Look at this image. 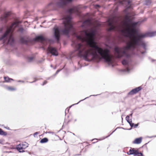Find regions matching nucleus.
Masks as SVG:
<instances>
[{"label":"nucleus","instance_id":"obj_6","mask_svg":"<svg viewBox=\"0 0 156 156\" xmlns=\"http://www.w3.org/2000/svg\"><path fill=\"white\" fill-rule=\"evenodd\" d=\"M73 0H59L57 2L55 5L50 3L48 5L49 6H53L55 5L58 8H62L68 4L71 3Z\"/></svg>","mask_w":156,"mask_h":156},{"label":"nucleus","instance_id":"obj_7","mask_svg":"<svg viewBox=\"0 0 156 156\" xmlns=\"http://www.w3.org/2000/svg\"><path fill=\"white\" fill-rule=\"evenodd\" d=\"M122 64L124 66H126V67L122 70V72L129 73L132 69V66L129 61L126 59H123L122 61Z\"/></svg>","mask_w":156,"mask_h":156},{"label":"nucleus","instance_id":"obj_15","mask_svg":"<svg viewBox=\"0 0 156 156\" xmlns=\"http://www.w3.org/2000/svg\"><path fill=\"white\" fill-rule=\"evenodd\" d=\"M16 148L20 152H24L23 149H25V147H23L21 144H20L17 145Z\"/></svg>","mask_w":156,"mask_h":156},{"label":"nucleus","instance_id":"obj_44","mask_svg":"<svg viewBox=\"0 0 156 156\" xmlns=\"http://www.w3.org/2000/svg\"><path fill=\"white\" fill-rule=\"evenodd\" d=\"M56 66H55L54 67V68H53V69H56Z\"/></svg>","mask_w":156,"mask_h":156},{"label":"nucleus","instance_id":"obj_50","mask_svg":"<svg viewBox=\"0 0 156 156\" xmlns=\"http://www.w3.org/2000/svg\"><path fill=\"white\" fill-rule=\"evenodd\" d=\"M142 54H144V52H142Z\"/></svg>","mask_w":156,"mask_h":156},{"label":"nucleus","instance_id":"obj_48","mask_svg":"<svg viewBox=\"0 0 156 156\" xmlns=\"http://www.w3.org/2000/svg\"><path fill=\"white\" fill-rule=\"evenodd\" d=\"M154 61V60H152V61H153H153Z\"/></svg>","mask_w":156,"mask_h":156},{"label":"nucleus","instance_id":"obj_9","mask_svg":"<svg viewBox=\"0 0 156 156\" xmlns=\"http://www.w3.org/2000/svg\"><path fill=\"white\" fill-rule=\"evenodd\" d=\"M47 51L48 54L51 53L52 55L55 56H58V55L57 50L55 48L49 46L48 48Z\"/></svg>","mask_w":156,"mask_h":156},{"label":"nucleus","instance_id":"obj_24","mask_svg":"<svg viewBox=\"0 0 156 156\" xmlns=\"http://www.w3.org/2000/svg\"><path fill=\"white\" fill-rule=\"evenodd\" d=\"M7 89L8 90L11 91H14L16 90V88L12 87H8Z\"/></svg>","mask_w":156,"mask_h":156},{"label":"nucleus","instance_id":"obj_1","mask_svg":"<svg viewBox=\"0 0 156 156\" xmlns=\"http://www.w3.org/2000/svg\"><path fill=\"white\" fill-rule=\"evenodd\" d=\"M97 33L96 29L91 28L89 30H83L80 31V35H76L78 40L82 43L86 41L90 47L89 49H87V45L78 43L76 41H73L71 45L75 47V51H78V55L83 57L86 61H94L100 58L111 64L112 63L111 47L108 46L107 47L102 48L97 45L95 40Z\"/></svg>","mask_w":156,"mask_h":156},{"label":"nucleus","instance_id":"obj_34","mask_svg":"<svg viewBox=\"0 0 156 156\" xmlns=\"http://www.w3.org/2000/svg\"><path fill=\"white\" fill-rule=\"evenodd\" d=\"M38 134V132H35V133H34V137H35V136L36 135H37Z\"/></svg>","mask_w":156,"mask_h":156},{"label":"nucleus","instance_id":"obj_45","mask_svg":"<svg viewBox=\"0 0 156 156\" xmlns=\"http://www.w3.org/2000/svg\"><path fill=\"white\" fill-rule=\"evenodd\" d=\"M51 67H52V65H51Z\"/></svg>","mask_w":156,"mask_h":156},{"label":"nucleus","instance_id":"obj_21","mask_svg":"<svg viewBox=\"0 0 156 156\" xmlns=\"http://www.w3.org/2000/svg\"><path fill=\"white\" fill-rule=\"evenodd\" d=\"M7 135V133L6 132L4 131L2 129L0 128V135L5 136Z\"/></svg>","mask_w":156,"mask_h":156},{"label":"nucleus","instance_id":"obj_25","mask_svg":"<svg viewBox=\"0 0 156 156\" xmlns=\"http://www.w3.org/2000/svg\"><path fill=\"white\" fill-rule=\"evenodd\" d=\"M132 9V7L131 6V5H127L126 6V8L125 9L126 10H127L129 9Z\"/></svg>","mask_w":156,"mask_h":156},{"label":"nucleus","instance_id":"obj_18","mask_svg":"<svg viewBox=\"0 0 156 156\" xmlns=\"http://www.w3.org/2000/svg\"><path fill=\"white\" fill-rule=\"evenodd\" d=\"M138 23V22H133L132 21V23L130 24V25H131V26L132 28H136Z\"/></svg>","mask_w":156,"mask_h":156},{"label":"nucleus","instance_id":"obj_12","mask_svg":"<svg viewBox=\"0 0 156 156\" xmlns=\"http://www.w3.org/2000/svg\"><path fill=\"white\" fill-rule=\"evenodd\" d=\"M125 24L127 28L130 26V24L132 23L133 21L130 18V16H126L125 17Z\"/></svg>","mask_w":156,"mask_h":156},{"label":"nucleus","instance_id":"obj_17","mask_svg":"<svg viewBox=\"0 0 156 156\" xmlns=\"http://www.w3.org/2000/svg\"><path fill=\"white\" fill-rule=\"evenodd\" d=\"M142 138L141 137L136 138L133 141V143L137 144H140L142 141Z\"/></svg>","mask_w":156,"mask_h":156},{"label":"nucleus","instance_id":"obj_14","mask_svg":"<svg viewBox=\"0 0 156 156\" xmlns=\"http://www.w3.org/2000/svg\"><path fill=\"white\" fill-rule=\"evenodd\" d=\"M90 22L89 20H86L84 21L81 25L82 27L84 28H87L90 25Z\"/></svg>","mask_w":156,"mask_h":156},{"label":"nucleus","instance_id":"obj_22","mask_svg":"<svg viewBox=\"0 0 156 156\" xmlns=\"http://www.w3.org/2000/svg\"><path fill=\"white\" fill-rule=\"evenodd\" d=\"M4 79L5 81L6 82H9L10 80H13L11 78H10L8 77H4Z\"/></svg>","mask_w":156,"mask_h":156},{"label":"nucleus","instance_id":"obj_27","mask_svg":"<svg viewBox=\"0 0 156 156\" xmlns=\"http://www.w3.org/2000/svg\"><path fill=\"white\" fill-rule=\"evenodd\" d=\"M24 29L23 28L20 27L18 29V30H17V31L20 32L22 33L24 31Z\"/></svg>","mask_w":156,"mask_h":156},{"label":"nucleus","instance_id":"obj_2","mask_svg":"<svg viewBox=\"0 0 156 156\" xmlns=\"http://www.w3.org/2000/svg\"><path fill=\"white\" fill-rule=\"evenodd\" d=\"M126 31V37L129 39L126 42V45L122 48L116 46L114 48V54L117 58L125 57L129 59L130 55L128 53V51H133L138 46H142L145 49L146 45L142 39L156 35V31L148 32L144 34H139L136 28H131L130 26L127 28Z\"/></svg>","mask_w":156,"mask_h":156},{"label":"nucleus","instance_id":"obj_51","mask_svg":"<svg viewBox=\"0 0 156 156\" xmlns=\"http://www.w3.org/2000/svg\"><path fill=\"white\" fill-rule=\"evenodd\" d=\"M95 139H93L92 141H93V140H95Z\"/></svg>","mask_w":156,"mask_h":156},{"label":"nucleus","instance_id":"obj_30","mask_svg":"<svg viewBox=\"0 0 156 156\" xmlns=\"http://www.w3.org/2000/svg\"><path fill=\"white\" fill-rule=\"evenodd\" d=\"M118 128H116L114 131H112V132L109 135H108V136H106V137H105V138H104V139H105V138H107L108 137H109L111 135H112L116 130V129Z\"/></svg>","mask_w":156,"mask_h":156},{"label":"nucleus","instance_id":"obj_33","mask_svg":"<svg viewBox=\"0 0 156 156\" xmlns=\"http://www.w3.org/2000/svg\"><path fill=\"white\" fill-rule=\"evenodd\" d=\"M131 1L130 0H128L127 2L128 5H131Z\"/></svg>","mask_w":156,"mask_h":156},{"label":"nucleus","instance_id":"obj_29","mask_svg":"<svg viewBox=\"0 0 156 156\" xmlns=\"http://www.w3.org/2000/svg\"><path fill=\"white\" fill-rule=\"evenodd\" d=\"M62 69H59L57 70L55 74L53 76L54 77L55 76V75L57 74Z\"/></svg>","mask_w":156,"mask_h":156},{"label":"nucleus","instance_id":"obj_43","mask_svg":"<svg viewBox=\"0 0 156 156\" xmlns=\"http://www.w3.org/2000/svg\"><path fill=\"white\" fill-rule=\"evenodd\" d=\"M69 109H68L67 108H66V111H66H69Z\"/></svg>","mask_w":156,"mask_h":156},{"label":"nucleus","instance_id":"obj_3","mask_svg":"<svg viewBox=\"0 0 156 156\" xmlns=\"http://www.w3.org/2000/svg\"><path fill=\"white\" fill-rule=\"evenodd\" d=\"M66 12L69 14V15L65 16L63 18V29H61L58 27H54L53 28V37L57 42H58L61 34L68 35L70 32L73 31L74 30L71 21V15L72 13L78 14L79 12L78 9L76 7H74L68 9Z\"/></svg>","mask_w":156,"mask_h":156},{"label":"nucleus","instance_id":"obj_8","mask_svg":"<svg viewBox=\"0 0 156 156\" xmlns=\"http://www.w3.org/2000/svg\"><path fill=\"white\" fill-rule=\"evenodd\" d=\"M127 154L129 155L133 154L134 156H144L143 154L141 152H139L138 150L135 148H132L129 150Z\"/></svg>","mask_w":156,"mask_h":156},{"label":"nucleus","instance_id":"obj_40","mask_svg":"<svg viewBox=\"0 0 156 156\" xmlns=\"http://www.w3.org/2000/svg\"><path fill=\"white\" fill-rule=\"evenodd\" d=\"M153 137H156V136H148V137H149V138H151Z\"/></svg>","mask_w":156,"mask_h":156},{"label":"nucleus","instance_id":"obj_47","mask_svg":"<svg viewBox=\"0 0 156 156\" xmlns=\"http://www.w3.org/2000/svg\"><path fill=\"white\" fill-rule=\"evenodd\" d=\"M6 41V40H5V41H4V42H3V43H5V41Z\"/></svg>","mask_w":156,"mask_h":156},{"label":"nucleus","instance_id":"obj_46","mask_svg":"<svg viewBox=\"0 0 156 156\" xmlns=\"http://www.w3.org/2000/svg\"><path fill=\"white\" fill-rule=\"evenodd\" d=\"M80 154H76V155H75V156L76 155H80Z\"/></svg>","mask_w":156,"mask_h":156},{"label":"nucleus","instance_id":"obj_13","mask_svg":"<svg viewBox=\"0 0 156 156\" xmlns=\"http://www.w3.org/2000/svg\"><path fill=\"white\" fill-rule=\"evenodd\" d=\"M126 119L127 121V122L129 124L130 126H131V128L129 129H128V130H130L132 129V128L133 127V123H132V120L131 119H129V115H127L126 117ZM123 129H124L127 130L128 129H125L122 127L121 128Z\"/></svg>","mask_w":156,"mask_h":156},{"label":"nucleus","instance_id":"obj_19","mask_svg":"<svg viewBox=\"0 0 156 156\" xmlns=\"http://www.w3.org/2000/svg\"><path fill=\"white\" fill-rule=\"evenodd\" d=\"M99 94H97V95H90L89 97H86V98H85L84 99H83V100H80V101H79L77 103H76V104H73L72 105L70 106V107H69V108H70L73 105H77V104H78L79 103H80V102L81 101H83V100L88 98L89 97H90L91 96H97V95H99Z\"/></svg>","mask_w":156,"mask_h":156},{"label":"nucleus","instance_id":"obj_10","mask_svg":"<svg viewBox=\"0 0 156 156\" xmlns=\"http://www.w3.org/2000/svg\"><path fill=\"white\" fill-rule=\"evenodd\" d=\"M142 89L141 86L136 87L131 90L128 94V95H133L136 94Z\"/></svg>","mask_w":156,"mask_h":156},{"label":"nucleus","instance_id":"obj_16","mask_svg":"<svg viewBox=\"0 0 156 156\" xmlns=\"http://www.w3.org/2000/svg\"><path fill=\"white\" fill-rule=\"evenodd\" d=\"M109 25L110 27L109 28L110 31H114L116 29V27L113 24L112 22L111 21L109 22Z\"/></svg>","mask_w":156,"mask_h":156},{"label":"nucleus","instance_id":"obj_28","mask_svg":"<svg viewBox=\"0 0 156 156\" xmlns=\"http://www.w3.org/2000/svg\"><path fill=\"white\" fill-rule=\"evenodd\" d=\"M44 61V59L43 58H41V59L39 60L38 61V62L39 63H41L43 62Z\"/></svg>","mask_w":156,"mask_h":156},{"label":"nucleus","instance_id":"obj_23","mask_svg":"<svg viewBox=\"0 0 156 156\" xmlns=\"http://www.w3.org/2000/svg\"><path fill=\"white\" fill-rule=\"evenodd\" d=\"M33 59V57H28L27 58V60L28 62H31L32 61Z\"/></svg>","mask_w":156,"mask_h":156},{"label":"nucleus","instance_id":"obj_39","mask_svg":"<svg viewBox=\"0 0 156 156\" xmlns=\"http://www.w3.org/2000/svg\"><path fill=\"white\" fill-rule=\"evenodd\" d=\"M6 129H7L8 130H10V128L9 127H5Z\"/></svg>","mask_w":156,"mask_h":156},{"label":"nucleus","instance_id":"obj_41","mask_svg":"<svg viewBox=\"0 0 156 156\" xmlns=\"http://www.w3.org/2000/svg\"><path fill=\"white\" fill-rule=\"evenodd\" d=\"M96 6L97 7H100V5H96Z\"/></svg>","mask_w":156,"mask_h":156},{"label":"nucleus","instance_id":"obj_4","mask_svg":"<svg viewBox=\"0 0 156 156\" xmlns=\"http://www.w3.org/2000/svg\"><path fill=\"white\" fill-rule=\"evenodd\" d=\"M21 23V21L16 20L12 23L9 27L6 26L7 29L3 34L0 37V40H2L10 34L8 40V42L10 45H13L15 43V40L13 37V33L16 27H19L18 24Z\"/></svg>","mask_w":156,"mask_h":156},{"label":"nucleus","instance_id":"obj_42","mask_svg":"<svg viewBox=\"0 0 156 156\" xmlns=\"http://www.w3.org/2000/svg\"><path fill=\"white\" fill-rule=\"evenodd\" d=\"M133 114V112H132L131 114H130V116L132 117V116Z\"/></svg>","mask_w":156,"mask_h":156},{"label":"nucleus","instance_id":"obj_32","mask_svg":"<svg viewBox=\"0 0 156 156\" xmlns=\"http://www.w3.org/2000/svg\"><path fill=\"white\" fill-rule=\"evenodd\" d=\"M47 83V82L46 80L44 81V82L42 84V85L43 86V85L46 84Z\"/></svg>","mask_w":156,"mask_h":156},{"label":"nucleus","instance_id":"obj_38","mask_svg":"<svg viewBox=\"0 0 156 156\" xmlns=\"http://www.w3.org/2000/svg\"><path fill=\"white\" fill-rule=\"evenodd\" d=\"M3 142V141L2 140H0V144H2V143Z\"/></svg>","mask_w":156,"mask_h":156},{"label":"nucleus","instance_id":"obj_37","mask_svg":"<svg viewBox=\"0 0 156 156\" xmlns=\"http://www.w3.org/2000/svg\"><path fill=\"white\" fill-rule=\"evenodd\" d=\"M3 28H4L3 27H2V28H1L0 29V31L1 32L3 30Z\"/></svg>","mask_w":156,"mask_h":156},{"label":"nucleus","instance_id":"obj_5","mask_svg":"<svg viewBox=\"0 0 156 156\" xmlns=\"http://www.w3.org/2000/svg\"><path fill=\"white\" fill-rule=\"evenodd\" d=\"M20 41L21 43L26 44L29 41L36 42L39 41L42 43L46 42L47 41V39L42 35H40L36 36L35 38L33 39L32 41L26 40L24 37H21L20 38Z\"/></svg>","mask_w":156,"mask_h":156},{"label":"nucleus","instance_id":"obj_11","mask_svg":"<svg viewBox=\"0 0 156 156\" xmlns=\"http://www.w3.org/2000/svg\"><path fill=\"white\" fill-rule=\"evenodd\" d=\"M10 15V13L9 12H5L4 14V16L0 18V19L5 23H6L8 20V17Z\"/></svg>","mask_w":156,"mask_h":156},{"label":"nucleus","instance_id":"obj_31","mask_svg":"<svg viewBox=\"0 0 156 156\" xmlns=\"http://www.w3.org/2000/svg\"><path fill=\"white\" fill-rule=\"evenodd\" d=\"M138 125L139 123H138L136 124H134V123H133V127H134V128H136L138 126Z\"/></svg>","mask_w":156,"mask_h":156},{"label":"nucleus","instance_id":"obj_35","mask_svg":"<svg viewBox=\"0 0 156 156\" xmlns=\"http://www.w3.org/2000/svg\"><path fill=\"white\" fill-rule=\"evenodd\" d=\"M18 82H21V83H24V81L23 80H19L17 81Z\"/></svg>","mask_w":156,"mask_h":156},{"label":"nucleus","instance_id":"obj_49","mask_svg":"<svg viewBox=\"0 0 156 156\" xmlns=\"http://www.w3.org/2000/svg\"><path fill=\"white\" fill-rule=\"evenodd\" d=\"M151 3V2H149L148 4H150Z\"/></svg>","mask_w":156,"mask_h":156},{"label":"nucleus","instance_id":"obj_36","mask_svg":"<svg viewBox=\"0 0 156 156\" xmlns=\"http://www.w3.org/2000/svg\"><path fill=\"white\" fill-rule=\"evenodd\" d=\"M36 81H37V80L35 79L34 81H33L32 82H29V83H32L35 82Z\"/></svg>","mask_w":156,"mask_h":156},{"label":"nucleus","instance_id":"obj_26","mask_svg":"<svg viewBox=\"0 0 156 156\" xmlns=\"http://www.w3.org/2000/svg\"><path fill=\"white\" fill-rule=\"evenodd\" d=\"M23 147H25V148L28 147V144L26 142H24L21 144Z\"/></svg>","mask_w":156,"mask_h":156},{"label":"nucleus","instance_id":"obj_20","mask_svg":"<svg viewBox=\"0 0 156 156\" xmlns=\"http://www.w3.org/2000/svg\"><path fill=\"white\" fill-rule=\"evenodd\" d=\"M48 141V139L47 138L45 137L41 140L40 143H44L47 142Z\"/></svg>","mask_w":156,"mask_h":156}]
</instances>
